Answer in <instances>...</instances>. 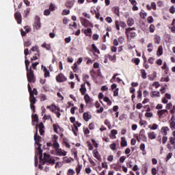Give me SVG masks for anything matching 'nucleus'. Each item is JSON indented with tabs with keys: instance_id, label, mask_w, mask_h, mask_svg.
Here are the masks:
<instances>
[{
	"instance_id": "51",
	"label": "nucleus",
	"mask_w": 175,
	"mask_h": 175,
	"mask_svg": "<svg viewBox=\"0 0 175 175\" xmlns=\"http://www.w3.org/2000/svg\"><path fill=\"white\" fill-rule=\"evenodd\" d=\"M139 16L141 17V18H146V17H147V13L146 12H141L139 13Z\"/></svg>"
},
{
	"instance_id": "25",
	"label": "nucleus",
	"mask_w": 175,
	"mask_h": 175,
	"mask_svg": "<svg viewBox=\"0 0 175 175\" xmlns=\"http://www.w3.org/2000/svg\"><path fill=\"white\" fill-rule=\"evenodd\" d=\"M84 100L86 105H90V103H92V98H90V96L88 94H85L84 96Z\"/></svg>"
},
{
	"instance_id": "30",
	"label": "nucleus",
	"mask_w": 175,
	"mask_h": 175,
	"mask_svg": "<svg viewBox=\"0 0 175 175\" xmlns=\"http://www.w3.org/2000/svg\"><path fill=\"white\" fill-rule=\"evenodd\" d=\"M43 72L44 73V77L45 79L47 77H50V71H49V70H47V68H46V66H44Z\"/></svg>"
},
{
	"instance_id": "49",
	"label": "nucleus",
	"mask_w": 175,
	"mask_h": 175,
	"mask_svg": "<svg viewBox=\"0 0 175 175\" xmlns=\"http://www.w3.org/2000/svg\"><path fill=\"white\" fill-rule=\"evenodd\" d=\"M32 120L33 121H35V122H38V121H39V117L38 116V114H34L32 116Z\"/></svg>"
},
{
	"instance_id": "32",
	"label": "nucleus",
	"mask_w": 175,
	"mask_h": 175,
	"mask_svg": "<svg viewBox=\"0 0 175 175\" xmlns=\"http://www.w3.org/2000/svg\"><path fill=\"white\" fill-rule=\"evenodd\" d=\"M126 23L129 27H132L135 24V21L132 18H129Z\"/></svg>"
},
{
	"instance_id": "9",
	"label": "nucleus",
	"mask_w": 175,
	"mask_h": 175,
	"mask_svg": "<svg viewBox=\"0 0 175 175\" xmlns=\"http://www.w3.org/2000/svg\"><path fill=\"white\" fill-rule=\"evenodd\" d=\"M167 113H169V111L167 109H161L157 111V116L159 118H165L166 116H167Z\"/></svg>"
},
{
	"instance_id": "61",
	"label": "nucleus",
	"mask_w": 175,
	"mask_h": 175,
	"mask_svg": "<svg viewBox=\"0 0 175 175\" xmlns=\"http://www.w3.org/2000/svg\"><path fill=\"white\" fill-rule=\"evenodd\" d=\"M75 170L70 169L67 172V175H75Z\"/></svg>"
},
{
	"instance_id": "45",
	"label": "nucleus",
	"mask_w": 175,
	"mask_h": 175,
	"mask_svg": "<svg viewBox=\"0 0 175 175\" xmlns=\"http://www.w3.org/2000/svg\"><path fill=\"white\" fill-rule=\"evenodd\" d=\"M170 128H171L172 131H174L175 121H170Z\"/></svg>"
},
{
	"instance_id": "58",
	"label": "nucleus",
	"mask_w": 175,
	"mask_h": 175,
	"mask_svg": "<svg viewBox=\"0 0 175 175\" xmlns=\"http://www.w3.org/2000/svg\"><path fill=\"white\" fill-rule=\"evenodd\" d=\"M147 21L149 24H151V23H154V18H152V16H149L147 18Z\"/></svg>"
},
{
	"instance_id": "43",
	"label": "nucleus",
	"mask_w": 175,
	"mask_h": 175,
	"mask_svg": "<svg viewBox=\"0 0 175 175\" xmlns=\"http://www.w3.org/2000/svg\"><path fill=\"white\" fill-rule=\"evenodd\" d=\"M109 148L112 150V151H116V150H117V144L113 143L110 144Z\"/></svg>"
},
{
	"instance_id": "6",
	"label": "nucleus",
	"mask_w": 175,
	"mask_h": 175,
	"mask_svg": "<svg viewBox=\"0 0 175 175\" xmlns=\"http://www.w3.org/2000/svg\"><path fill=\"white\" fill-rule=\"evenodd\" d=\"M56 81L57 83H65V81H68V78L63 73H59L56 76Z\"/></svg>"
},
{
	"instance_id": "29",
	"label": "nucleus",
	"mask_w": 175,
	"mask_h": 175,
	"mask_svg": "<svg viewBox=\"0 0 175 175\" xmlns=\"http://www.w3.org/2000/svg\"><path fill=\"white\" fill-rule=\"evenodd\" d=\"M112 11L118 16V17H120V7L115 6L112 8Z\"/></svg>"
},
{
	"instance_id": "23",
	"label": "nucleus",
	"mask_w": 175,
	"mask_h": 175,
	"mask_svg": "<svg viewBox=\"0 0 175 175\" xmlns=\"http://www.w3.org/2000/svg\"><path fill=\"white\" fill-rule=\"evenodd\" d=\"M29 102H30V104H33V105H35V103H36V98H35V96L33 94H32V92H30V94H29Z\"/></svg>"
},
{
	"instance_id": "54",
	"label": "nucleus",
	"mask_w": 175,
	"mask_h": 175,
	"mask_svg": "<svg viewBox=\"0 0 175 175\" xmlns=\"http://www.w3.org/2000/svg\"><path fill=\"white\" fill-rule=\"evenodd\" d=\"M31 44H32V43L31 42L30 40H27L24 42L25 47H29V46H31Z\"/></svg>"
},
{
	"instance_id": "53",
	"label": "nucleus",
	"mask_w": 175,
	"mask_h": 175,
	"mask_svg": "<svg viewBox=\"0 0 175 175\" xmlns=\"http://www.w3.org/2000/svg\"><path fill=\"white\" fill-rule=\"evenodd\" d=\"M49 10L51 12H54V10H55V5H54L53 3H51L49 5Z\"/></svg>"
},
{
	"instance_id": "18",
	"label": "nucleus",
	"mask_w": 175,
	"mask_h": 175,
	"mask_svg": "<svg viewBox=\"0 0 175 175\" xmlns=\"http://www.w3.org/2000/svg\"><path fill=\"white\" fill-rule=\"evenodd\" d=\"M38 128H39V131H40V135L41 136H43L44 135V124H43V122H40L38 125Z\"/></svg>"
},
{
	"instance_id": "46",
	"label": "nucleus",
	"mask_w": 175,
	"mask_h": 175,
	"mask_svg": "<svg viewBox=\"0 0 175 175\" xmlns=\"http://www.w3.org/2000/svg\"><path fill=\"white\" fill-rule=\"evenodd\" d=\"M72 69L75 73H77V70H79V68H77V63H75L73 64Z\"/></svg>"
},
{
	"instance_id": "12",
	"label": "nucleus",
	"mask_w": 175,
	"mask_h": 175,
	"mask_svg": "<svg viewBox=\"0 0 175 175\" xmlns=\"http://www.w3.org/2000/svg\"><path fill=\"white\" fill-rule=\"evenodd\" d=\"M83 118L84 121H85L86 122H88V121H90V120L92 118V116L90 114V112H84L83 114Z\"/></svg>"
},
{
	"instance_id": "20",
	"label": "nucleus",
	"mask_w": 175,
	"mask_h": 175,
	"mask_svg": "<svg viewBox=\"0 0 175 175\" xmlns=\"http://www.w3.org/2000/svg\"><path fill=\"white\" fill-rule=\"evenodd\" d=\"M73 5H75V1L68 0L65 3V6L69 9H72V8H73Z\"/></svg>"
},
{
	"instance_id": "63",
	"label": "nucleus",
	"mask_w": 175,
	"mask_h": 175,
	"mask_svg": "<svg viewBox=\"0 0 175 175\" xmlns=\"http://www.w3.org/2000/svg\"><path fill=\"white\" fill-rule=\"evenodd\" d=\"M51 14V12L50 11V10H45L44 11V16H50Z\"/></svg>"
},
{
	"instance_id": "50",
	"label": "nucleus",
	"mask_w": 175,
	"mask_h": 175,
	"mask_svg": "<svg viewBox=\"0 0 175 175\" xmlns=\"http://www.w3.org/2000/svg\"><path fill=\"white\" fill-rule=\"evenodd\" d=\"M161 143L163 144H165V143H167V136H166V135L163 136Z\"/></svg>"
},
{
	"instance_id": "64",
	"label": "nucleus",
	"mask_w": 175,
	"mask_h": 175,
	"mask_svg": "<svg viewBox=\"0 0 175 175\" xmlns=\"http://www.w3.org/2000/svg\"><path fill=\"white\" fill-rule=\"evenodd\" d=\"M93 40H98L99 39V35L95 33L92 36Z\"/></svg>"
},
{
	"instance_id": "35",
	"label": "nucleus",
	"mask_w": 175,
	"mask_h": 175,
	"mask_svg": "<svg viewBox=\"0 0 175 175\" xmlns=\"http://www.w3.org/2000/svg\"><path fill=\"white\" fill-rule=\"evenodd\" d=\"M72 131L75 136H77V133H79V127H77L76 126H73L72 127Z\"/></svg>"
},
{
	"instance_id": "33",
	"label": "nucleus",
	"mask_w": 175,
	"mask_h": 175,
	"mask_svg": "<svg viewBox=\"0 0 175 175\" xmlns=\"http://www.w3.org/2000/svg\"><path fill=\"white\" fill-rule=\"evenodd\" d=\"M148 172V166L147 165H144L142 171V174L146 175L147 174Z\"/></svg>"
},
{
	"instance_id": "7",
	"label": "nucleus",
	"mask_w": 175,
	"mask_h": 175,
	"mask_svg": "<svg viewBox=\"0 0 175 175\" xmlns=\"http://www.w3.org/2000/svg\"><path fill=\"white\" fill-rule=\"evenodd\" d=\"M81 23L83 27H85V28H87L88 27H91V28L94 27V25L90 21L87 20L86 18H81Z\"/></svg>"
},
{
	"instance_id": "44",
	"label": "nucleus",
	"mask_w": 175,
	"mask_h": 175,
	"mask_svg": "<svg viewBox=\"0 0 175 175\" xmlns=\"http://www.w3.org/2000/svg\"><path fill=\"white\" fill-rule=\"evenodd\" d=\"M149 31L150 33H154V31H155V25L151 24L149 27Z\"/></svg>"
},
{
	"instance_id": "14",
	"label": "nucleus",
	"mask_w": 175,
	"mask_h": 175,
	"mask_svg": "<svg viewBox=\"0 0 175 175\" xmlns=\"http://www.w3.org/2000/svg\"><path fill=\"white\" fill-rule=\"evenodd\" d=\"M15 20H16L18 24H21L22 23V17H21V13L16 12L14 14Z\"/></svg>"
},
{
	"instance_id": "19",
	"label": "nucleus",
	"mask_w": 175,
	"mask_h": 175,
	"mask_svg": "<svg viewBox=\"0 0 175 175\" xmlns=\"http://www.w3.org/2000/svg\"><path fill=\"white\" fill-rule=\"evenodd\" d=\"M79 91H80L81 95H85V94L87 92V88H85V83H83L81 85Z\"/></svg>"
},
{
	"instance_id": "37",
	"label": "nucleus",
	"mask_w": 175,
	"mask_h": 175,
	"mask_svg": "<svg viewBox=\"0 0 175 175\" xmlns=\"http://www.w3.org/2000/svg\"><path fill=\"white\" fill-rule=\"evenodd\" d=\"M154 43L156 44H159V43H161V36H155L154 37Z\"/></svg>"
},
{
	"instance_id": "31",
	"label": "nucleus",
	"mask_w": 175,
	"mask_h": 175,
	"mask_svg": "<svg viewBox=\"0 0 175 175\" xmlns=\"http://www.w3.org/2000/svg\"><path fill=\"white\" fill-rule=\"evenodd\" d=\"M157 55L159 56V57H161V55H162V54H163V47L162 46V45L159 46L158 47V49H157Z\"/></svg>"
},
{
	"instance_id": "36",
	"label": "nucleus",
	"mask_w": 175,
	"mask_h": 175,
	"mask_svg": "<svg viewBox=\"0 0 175 175\" xmlns=\"http://www.w3.org/2000/svg\"><path fill=\"white\" fill-rule=\"evenodd\" d=\"M141 76L143 79H147V72H146V70L141 69Z\"/></svg>"
},
{
	"instance_id": "42",
	"label": "nucleus",
	"mask_w": 175,
	"mask_h": 175,
	"mask_svg": "<svg viewBox=\"0 0 175 175\" xmlns=\"http://www.w3.org/2000/svg\"><path fill=\"white\" fill-rule=\"evenodd\" d=\"M40 98L41 102H44V100H47V96H46V94H41Z\"/></svg>"
},
{
	"instance_id": "55",
	"label": "nucleus",
	"mask_w": 175,
	"mask_h": 175,
	"mask_svg": "<svg viewBox=\"0 0 175 175\" xmlns=\"http://www.w3.org/2000/svg\"><path fill=\"white\" fill-rule=\"evenodd\" d=\"M172 157H173V153L172 152L168 153L165 158L166 162H167V161H169V159H170L172 158Z\"/></svg>"
},
{
	"instance_id": "15",
	"label": "nucleus",
	"mask_w": 175,
	"mask_h": 175,
	"mask_svg": "<svg viewBox=\"0 0 175 175\" xmlns=\"http://www.w3.org/2000/svg\"><path fill=\"white\" fill-rule=\"evenodd\" d=\"M93 155L96 159L98 160L99 162H102V157H100V154H99V152H98V150L95 149L93 150Z\"/></svg>"
},
{
	"instance_id": "47",
	"label": "nucleus",
	"mask_w": 175,
	"mask_h": 175,
	"mask_svg": "<svg viewBox=\"0 0 175 175\" xmlns=\"http://www.w3.org/2000/svg\"><path fill=\"white\" fill-rule=\"evenodd\" d=\"M132 62L135 64V65H139V64H140V59H139V58L132 59Z\"/></svg>"
},
{
	"instance_id": "22",
	"label": "nucleus",
	"mask_w": 175,
	"mask_h": 175,
	"mask_svg": "<svg viewBox=\"0 0 175 175\" xmlns=\"http://www.w3.org/2000/svg\"><path fill=\"white\" fill-rule=\"evenodd\" d=\"M148 137L150 139V140H154L157 139V133L154 131H150L148 133Z\"/></svg>"
},
{
	"instance_id": "17",
	"label": "nucleus",
	"mask_w": 175,
	"mask_h": 175,
	"mask_svg": "<svg viewBox=\"0 0 175 175\" xmlns=\"http://www.w3.org/2000/svg\"><path fill=\"white\" fill-rule=\"evenodd\" d=\"M139 139L142 140V142H147V136L144 134V129H142L139 132Z\"/></svg>"
},
{
	"instance_id": "16",
	"label": "nucleus",
	"mask_w": 175,
	"mask_h": 175,
	"mask_svg": "<svg viewBox=\"0 0 175 175\" xmlns=\"http://www.w3.org/2000/svg\"><path fill=\"white\" fill-rule=\"evenodd\" d=\"M28 91L29 92V95H31V92L32 95H38V90L36 88H33L32 90V88H31V85L29 83L27 85Z\"/></svg>"
},
{
	"instance_id": "60",
	"label": "nucleus",
	"mask_w": 175,
	"mask_h": 175,
	"mask_svg": "<svg viewBox=\"0 0 175 175\" xmlns=\"http://www.w3.org/2000/svg\"><path fill=\"white\" fill-rule=\"evenodd\" d=\"M170 79L169 78V77H167L166 78L165 77H162L160 80V81H165L166 83H167V81H170Z\"/></svg>"
},
{
	"instance_id": "24",
	"label": "nucleus",
	"mask_w": 175,
	"mask_h": 175,
	"mask_svg": "<svg viewBox=\"0 0 175 175\" xmlns=\"http://www.w3.org/2000/svg\"><path fill=\"white\" fill-rule=\"evenodd\" d=\"M106 57H107L109 59V61H111L112 62H116V61H117V56L116 55V54L111 55L110 54H107Z\"/></svg>"
},
{
	"instance_id": "21",
	"label": "nucleus",
	"mask_w": 175,
	"mask_h": 175,
	"mask_svg": "<svg viewBox=\"0 0 175 175\" xmlns=\"http://www.w3.org/2000/svg\"><path fill=\"white\" fill-rule=\"evenodd\" d=\"M34 25L36 27V29H39V28H40V18L39 16H36Z\"/></svg>"
},
{
	"instance_id": "57",
	"label": "nucleus",
	"mask_w": 175,
	"mask_h": 175,
	"mask_svg": "<svg viewBox=\"0 0 175 175\" xmlns=\"http://www.w3.org/2000/svg\"><path fill=\"white\" fill-rule=\"evenodd\" d=\"M88 128L90 129V131H92L93 129H95V124L91 122L89 124Z\"/></svg>"
},
{
	"instance_id": "3",
	"label": "nucleus",
	"mask_w": 175,
	"mask_h": 175,
	"mask_svg": "<svg viewBox=\"0 0 175 175\" xmlns=\"http://www.w3.org/2000/svg\"><path fill=\"white\" fill-rule=\"evenodd\" d=\"M42 161H44V163L47 162L51 165H55V158L47 153H44V159H42Z\"/></svg>"
},
{
	"instance_id": "40",
	"label": "nucleus",
	"mask_w": 175,
	"mask_h": 175,
	"mask_svg": "<svg viewBox=\"0 0 175 175\" xmlns=\"http://www.w3.org/2000/svg\"><path fill=\"white\" fill-rule=\"evenodd\" d=\"M118 133V131L116 129H113L111 131V134L112 135V136H113V139H117V136H116V135H117Z\"/></svg>"
},
{
	"instance_id": "48",
	"label": "nucleus",
	"mask_w": 175,
	"mask_h": 175,
	"mask_svg": "<svg viewBox=\"0 0 175 175\" xmlns=\"http://www.w3.org/2000/svg\"><path fill=\"white\" fill-rule=\"evenodd\" d=\"M43 119L44 120H51V122H53V118H51V116L50 115L44 114L43 116Z\"/></svg>"
},
{
	"instance_id": "52",
	"label": "nucleus",
	"mask_w": 175,
	"mask_h": 175,
	"mask_svg": "<svg viewBox=\"0 0 175 175\" xmlns=\"http://www.w3.org/2000/svg\"><path fill=\"white\" fill-rule=\"evenodd\" d=\"M142 96H143V93H142V90H139L137 91V99H141Z\"/></svg>"
},
{
	"instance_id": "2",
	"label": "nucleus",
	"mask_w": 175,
	"mask_h": 175,
	"mask_svg": "<svg viewBox=\"0 0 175 175\" xmlns=\"http://www.w3.org/2000/svg\"><path fill=\"white\" fill-rule=\"evenodd\" d=\"M166 147L169 151H174L175 150V137H170L169 141L166 145Z\"/></svg>"
},
{
	"instance_id": "27",
	"label": "nucleus",
	"mask_w": 175,
	"mask_h": 175,
	"mask_svg": "<svg viewBox=\"0 0 175 175\" xmlns=\"http://www.w3.org/2000/svg\"><path fill=\"white\" fill-rule=\"evenodd\" d=\"M120 146L121 147H126V146H128V142H126V138H125V137L121 138Z\"/></svg>"
},
{
	"instance_id": "1",
	"label": "nucleus",
	"mask_w": 175,
	"mask_h": 175,
	"mask_svg": "<svg viewBox=\"0 0 175 175\" xmlns=\"http://www.w3.org/2000/svg\"><path fill=\"white\" fill-rule=\"evenodd\" d=\"M54 149L56 155H57L58 157H66V151L59 148V144L55 141L54 144Z\"/></svg>"
},
{
	"instance_id": "39",
	"label": "nucleus",
	"mask_w": 175,
	"mask_h": 175,
	"mask_svg": "<svg viewBox=\"0 0 175 175\" xmlns=\"http://www.w3.org/2000/svg\"><path fill=\"white\" fill-rule=\"evenodd\" d=\"M131 31H136V28H135V27H129V28L126 29L125 33H126L127 37L129 36L128 33H130Z\"/></svg>"
},
{
	"instance_id": "41",
	"label": "nucleus",
	"mask_w": 175,
	"mask_h": 175,
	"mask_svg": "<svg viewBox=\"0 0 175 175\" xmlns=\"http://www.w3.org/2000/svg\"><path fill=\"white\" fill-rule=\"evenodd\" d=\"M31 51H36V53L39 57V48L38 47V46H33L30 50V53H31Z\"/></svg>"
},
{
	"instance_id": "8",
	"label": "nucleus",
	"mask_w": 175,
	"mask_h": 175,
	"mask_svg": "<svg viewBox=\"0 0 175 175\" xmlns=\"http://www.w3.org/2000/svg\"><path fill=\"white\" fill-rule=\"evenodd\" d=\"M120 27H121V28H125L126 27V23H125L124 21H116L115 27L117 31H120Z\"/></svg>"
},
{
	"instance_id": "34",
	"label": "nucleus",
	"mask_w": 175,
	"mask_h": 175,
	"mask_svg": "<svg viewBox=\"0 0 175 175\" xmlns=\"http://www.w3.org/2000/svg\"><path fill=\"white\" fill-rule=\"evenodd\" d=\"M92 48L94 53H96L97 54H100V51H99V49H98L95 44H92Z\"/></svg>"
},
{
	"instance_id": "26",
	"label": "nucleus",
	"mask_w": 175,
	"mask_h": 175,
	"mask_svg": "<svg viewBox=\"0 0 175 175\" xmlns=\"http://www.w3.org/2000/svg\"><path fill=\"white\" fill-rule=\"evenodd\" d=\"M170 129L167 126H163L161 129V133H163V136H167V132H169Z\"/></svg>"
},
{
	"instance_id": "59",
	"label": "nucleus",
	"mask_w": 175,
	"mask_h": 175,
	"mask_svg": "<svg viewBox=\"0 0 175 175\" xmlns=\"http://www.w3.org/2000/svg\"><path fill=\"white\" fill-rule=\"evenodd\" d=\"M151 8L153 10H157V3H155V2H152L151 3Z\"/></svg>"
},
{
	"instance_id": "28",
	"label": "nucleus",
	"mask_w": 175,
	"mask_h": 175,
	"mask_svg": "<svg viewBox=\"0 0 175 175\" xmlns=\"http://www.w3.org/2000/svg\"><path fill=\"white\" fill-rule=\"evenodd\" d=\"M83 33H85L86 36L91 38L92 36V30L91 28H88L87 29L84 30Z\"/></svg>"
},
{
	"instance_id": "56",
	"label": "nucleus",
	"mask_w": 175,
	"mask_h": 175,
	"mask_svg": "<svg viewBox=\"0 0 175 175\" xmlns=\"http://www.w3.org/2000/svg\"><path fill=\"white\" fill-rule=\"evenodd\" d=\"M89 79H90V75H83V81H84V82L88 81L87 80H88Z\"/></svg>"
},
{
	"instance_id": "10",
	"label": "nucleus",
	"mask_w": 175,
	"mask_h": 175,
	"mask_svg": "<svg viewBox=\"0 0 175 175\" xmlns=\"http://www.w3.org/2000/svg\"><path fill=\"white\" fill-rule=\"evenodd\" d=\"M42 137L38 135V129H36V132L34 135V140L36 142V144H37L38 147H42V144H40V139Z\"/></svg>"
},
{
	"instance_id": "11",
	"label": "nucleus",
	"mask_w": 175,
	"mask_h": 175,
	"mask_svg": "<svg viewBox=\"0 0 175 175\" xmlns=\"http://www.w3.org/2000/svg\"><path fill=\"white\" fill-rule=\"evenodd\" d=\"M55 142L56 143H58V135H53V137L52 138V142H47V147H53L54 148V144Z\"/></svg>"
},
{
	"instance_id": "5",
	"label": "nucleus",
	"mask_w": 175,
	"mask_h": 175,
	"mask_svg": "<svg viewBox=\"0 0 175 175\" xmlns=\"http://www.w3.org/2000/svg\"><path fill=\"white\" fill-rule=\"evenodd\" d=\"M40 147L41 146H38L37 148L36 153L39 155L40 163H41V165H44V161H43V150Z\"/></svg>"
},
{
	"instance_id": "4",
	"label": "nucleus",
	"mask_w": 175,
	"mask_h": 175,
	"mask_svg": "<svg viewBox=\"0 0 175 175\" xmlns=\"http://www.w3.org/2000/svg\"><path fill=\"white\" fill-rule=\"evenodd\" d=\"M27 77L29 83H35V75L31 67L29 68V72H27Z\"/></svg>"
},
{
	"instance_id": "62",
	"label": "nucleus",
	"mask_w": 175,
	"mask_h": 175,
	"mask_svg": "<svg viewBox=\"0 0 175 175\" xmlns=\"http://www.w3.org/2000/svg\"><path fill=\"white\" fill-rule=\"evenodd\" d=\"M118 91H120L119 88H116L113 90V96H118Z\"/></svg>"
},
{
	"instance_id": "13",
	"label": "nucleus",
	"mask_w": 175,
	"mask_h": 175,
	"mask_svg": "<svg viewBox=\"0 0 175 175\" xmlns=\"http://www.w3.org/2000/svg\"><path fill=\"white\" fill-rule=\"evenodd\" d=\"M53 131L55 133H58V129L60 132H64V129L58 124H53Z\"/></svg>"
},
{
	"instance_id": "38",
	"label": "nucleus",
	"mask_w": 175,
	"mask_h": 175,
	"mask_svg": "<svg viewBox=\"0 0 175 175\" xmlns=\"http://www.w3.org/2000/svg\"><path fill=\"white\" fill-rule=\"evenodd\" d=\"M103 100L104 102H106L108 106H111V100H110V98H109V97H104Z\"/></svg>"
}]
</instances>
